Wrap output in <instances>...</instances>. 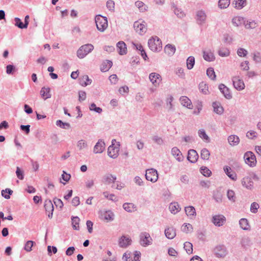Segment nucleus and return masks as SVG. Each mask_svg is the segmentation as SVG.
Instances as JSON below:
<instances>
[{"mask_svg":"<svg viewBox=\"0 0 261 261\" xmlns=\"http://www.w3.org/2000/svg\"><path fill=\"white\" fill-rule=\"evenodd\" d=\"M242 184L243 187L249 190H251L253 188V182L248 176L244 177L242 179Z\"/></svg>","mask_w":261,"mask_h":261,"instance_id":"obj_20","label":"nucleus"},{"mask_svg":"<svg viewBox=\"0 0 261 261\" xmlns=\"http://www.w3.org/2000/svg\"><path fill=\"white\" fill-rule=\"evenodd\" d=\"M207 16L204 11L199 10L196 12L195 19L199 25H202L205 23Z\"/></svg>","mask_w":261,"mask_h":261,"instance_id":"obj_9","label":"nucleus"},{"mask_svg":"<svg viewBox=\"0 0 261 261\" xmlns=\"http://www.w3.org/2000/svg\"><path fill=\"white\" fill-rule=\"evenodd\" d=\"M252 59L255 63L259 64L261 63V54L259 52L254 53L252 54Z\"/></svg>","mask_w":261,"mask_h":261,"instance_id":"obj_52","label":"nucleus"},{"mask_svg":"<svg viewBox=\"0 0 261 261\" xmlns=\"http://www.w3.org/2000/svg\"><path fill=\"white\" fill-rule=\"evenodd\" d=\"M169 210L172 214H175L180 210V207L177 203H172L169 205Z\"/></svg>","mask_w":261,"mask_h":261,"instance_id":"obj_40","label":"nucleus"},{"mask_svg":"<svg viewBox=\"0 0 261 261\" xmlns=\"http://www.w3.org/2000/svg\"><path fill=\"white\" fill-rule=\"evenodd\" d=\"M223 170L227 176L233 181H236L237 179V175L234 171L228 166H225L223 167Z\"/></svg>","mask_w":261,"mask_h":261,"instance_id":"obj_15","label":"nucleus"},{"mask_svg":"<svg viewBox=\"0 0 261 261\" xmlns=\"http://www.w3.org/2000/svg\"><path fill=\"white\" fill-rule=\"evenodd\" d=\"M135 5L137 7L140 11L144 12L146 10V6L141 1H137L135 3Z\"/></svg>","mask_w":261,"mask_h":261,"instance_id":"obj_62","label":"nucleus"},{"mask_svg":"<svg viewBox=\"0 0 261 261\" xmlns=\"http://www.w3.org/2000/svg\"><path fill=\"white\" fill-rule=\"evenodd\" d=\"M145 22L142 21L140 22L138 21H135L134 23V28L136 32L140 35H142L144 34L147 30L145 25Z\"/></svg>","mask_w":261,"mask_h":261,"instance_id":"obj_12","label":"nucleus"},{"mask_svg":"<svg viewBox=\"0 0 261 261\" xmlns=\"http://www.w3.org/2000/svg\"><path fill=\"white\" fill-rule=\"evenodd\" d=\"M146 179L153 183L155 182L159 178V174L157 170L153 168H150L146 170Z\"/></svg>","mask_w":261,"mask_h":261,"instance_id":"obj_4","label":"nucleus"},{"mask_svg":"<svg viewBox=\"0 0 261 261\" xmlns=\"http://www.w3.org/2000/svg\"><path fill=\"white\" fill-rule=\"evenodd\" d=\"M132 240L128 236L123 235L118 240V245L120 248H126L131 245Z\"/></svg>","mask_w":261,"mask_h":261,"instance_id":"obj_7","label":"nucleus"},{"mask_svg":"<svg viewBox=\"0 0 261 261\" xmlns=\"http://www.w3.org/2000/svg\"><path fill=\"white\" fill-rule=\"evenodd\" d=\"M233 4H234V8L240 10L244 8L246 5V0H234Z\"/></svg>","mask_w":261,"mask_h":261,"instance_id":"obj_38","label":"nucleus"},{"mask_svg":"<svg viewBox=\"0 0 261 261\" xmlns=\"http://www.w3.org/2000/svg\"><path fill=\"white\" fill-rule=\"evenodd\" d=\"M193 229V226L190 223H184L181 227V230L186 233L192 232Z\"/></svg>","mask_w":261,"mask_h":261,"instance_id":"obj_43","label":"nucleus"},{"mask_svg":"<svg viewBox=\"0 0 261 261\" xmlns=\"http://www.w3.org/2000/svg\"><path fill=\"white\" fill-rule=\"evenodd\" d=\"M240 227L244 230H250V225L248 220L246 218H242L239 220Z\"/></svg>","mask_w":261,"mask_h":261,"instance_id":"obj_29","label":"nucleus"},{"mask_svg":"<svg viewBox=\"0 0 261 261\" xmlns=\"http://www.w3.org/2000/svg\"><path fill=\"white\" fill-rule=\"evenodd\" d=\"M119 151V147L114 146L113 145H112L108 147V154L110 158L115 159L118 155Z\"/></svg>","mask_w":261,"mask_h":261,"instance_id":"obj_16","label":"nucleus"},{"mask_svg":"<svg viewBox=\"0 0 261 261\" xmlns=\"http://www.w3.org/2000/svg\"><path fill=\"white\" fill-rule=\"evenodd\" d=\"M219 89L226 98L230 99L232 97L231 94L229 91V89L227 87H226L224 84H220L219 86Z\"/></svg>","mask_w":261,"mask_h":261,"instance_id":"obj_26","label":"nucleus"},{"mask_svg":"<svg viewBox=\"0 0 261 261\" xmlns=\"http://www.w3.org/2000/svg\"><path fill=\"white\" fill-rule=\"evenodd\" d=\"M259 207V204L257 202H254L251 204L250 211L253 214H256Z\"/></svg>","mask_w":261,"mask_h":261,"instance_id":"obj_64","label":"nucleus"},{"mask_svg":"<svg viewBox=\"0 0 261 261\" xmlns=\"http://www.w3.org/2000/svg\"><path fill=\"white\" fill-rule=\"evenodd\" d=\"M94 49V46L91 44H86L81 46L77 51V56L80 58H84Z\"/></svg>","mask_w":261,"mask_h":261,"instance_id":"obj_3","label":"nucleus"},{"mask_svg":"<svg viewBox=\"0 0 261 261\" xmlns=\"http://www.w3.org/2000/svg\"><path fill=\"white\" fill-rule=\"evenodd\" d=\"M161 78L160 75L156 73H151L149 75L150 82L155 86L159 85L161 80Z\"/></svg>","mask_w":261,"mask_h":261,"instance_id":"obj_25","label":"nucleus"},{"mask_svg":"<svg viewBox=\"0 0 261 261\" xmlns=\"http://www.w3.org/2000/svg\"><path fill=\"white\" fill-rule=\"evenodd\" d=\"M181 104L189 109L191 108L192 102L191 100L187 96H181L179 99Z\"/></svg>","mask_w":261,"mask_h":261,"instance_id":"obj_35","label":"nucleus"},{"mask_svg":"<svg viewBox=\"0 0 261 261\" xmlns=\"http://www.w3.org/2000/svg\"><path fill=\"white\" fill-rule=\"evenodd\" d=\"M234 88L238 91H242L245 89V86L243 81L239 76H234L232 77Z\"/></svg>","mask_w":261,"mask_h":261,"instance_id":"obj_10","label":"nucleus"},{"mask_svg":"<svg viewBox=\"0 0 261 261\" xmlns=\"http://www.w3.org/2000/svg\"><path fill=\"white\" fill-rule=\"evenodd\" d=\"M201 173L206 177L210 176L212 172L207 167H202L200 168Z\"/></svg>","mask_w":261,"mask_h":261,"instance_id":"obj_61","label":"nucleus"},{"mask_svg":"<svg viewBox=\"0 0 261 261\" xmlns=\"http://www.w3.org/2000/svg\"><path fill=\"white\" fill-rule=\"evenodd\" d=\"M115 215L111 211H107L101 212L100 218L107 222L114 220Z\"/></svg>","mask_w":261,"mask_h":261,"instance_id":"obj_13","label":"nucleus"},{"mask_svg":"<svg viewBox=\"0 0 261 261\" xmlns=\"http://www.w3.org/2000/svg\"><path fill=\"white\" fill-rule=\"evenodd\" d=\"M206 74L207 76L212 80H214L216 78V74L214 69L212 67L208 68L206 70Z\"/></svg>","mask_w":261,"mask_h":261,"instance_id":"obj_55","label":"nucleus"},{"mask_svg":"<svg viewBox=\"0 0 261 261\" xmlns=\"http://www.w3.org/2000/svg\"><path fill=\"white\" fill-rule=\"evenodd\" d=\"M241 243L244 247L249 246L251 244V239L249 237H244L242 239Z\"/></svg>","mask_w":261,"mask_h":261,"instance_id":"obj_49","label":"nucleus"},{"mask_svg":"<svg viewBox=\"0 0 261 261\" xmlns=\"http://www.w3.org/2000/svg\"><path fill=\"white\" fill-rule=\"evenodd\" d=\"M203 58L205 61L208 62L213 61L215 59L213 53L211 50H203Z\"/></svg>","mask_w":261,"mask_h":261,"instance_id":"obj_28","label":"nucleus"},{"mask_svg":"<svg viewBox=\"0 0 261 261\" xmlns=\"http://www.w3.org/2000/svg\"><path fill=\"white\" fill-rule=\"evenodd\" d=\"M80 219L78 217H74L72 218V224L73 229L75 230L79 229Z\"/></svg>","mask_w":261,"mask_h":261,"instance_id":"obj_51","label":"nucleus"},{"mask_svg":"<svg viewBox=\"0 0 261 261\" xmlns=\"http://www.w3.org/2000/svg\"><path fill=\"white\" fill-rule=\"evenodd\" d=\"M34 242L32 241H27L24 245V249L27 252H30L32 251V248L34 245Z\"/></svg>","mask_w":261,"mask_h":261,"instance_id":"obj_60","label":"nucleus"},{"mask_svg":"<svg viewBox=\"0 0 261 261\" xmlns=\"http://www.w3.org/2000/svg\"><path fill=\"white\" fill-rule=\"evenodd\" d=\"M92 80L90 79L87 75L82 76L80 80V84L82 86H87L91 84Z\"/></svg>","mask_w":261,"mask_h":261,"instance_id":"obj_37","label":"nucleus"},{"mask_svg":"<svg viewBox=\"0 0 261 261\" xmlns=\"http://www.w3.org/2000/svg\"><path fill=\"white\" fill-rule=\"evenodd\" d=\"M123 208L128 213H133L137 210V207L132 203H124Z\"/></svg>","mask_w":261,"mask_h":261,"instance_id":"obj_34","label":"nucleus"},{"mask_svg":"<svg viewBox=\"0 0 261 261\" xmlns=\"http://www.w3.org/2000/svg\"><path fill=\"white\" fill-rule=\"evenodd\" d=\"M40 94L44 99H46L51 97V94L50 93V89L49 88L43 87L40 91Z\"/></svg>","mask_w":261,"mask_h":261,"instance_id":"obj_36","label":"nucleus"},{"mask_svg":"<svg viewBox=\"0 0 261 261\" xmlns=\"http://www.w3.org/2000/svg\"><path fill=\"white\" fill-rule=\"evenodd\" d=\"M118 53L121 55H125L127 53V47L123 41H119L116 44Z\"/></svg>","mask_w":261,"mask_h":261,"instance_id":"obj_24","label":"nucleus"},{"mask_svg":"<svg viewBox=\"0 0 261 261\" xmlns=\"http://www.w3.org/2000/svg\"><path fill=\"white\" fill-rule=\"evenodd\" d=\"M2 195L5 198L8 199L10 198V195L13 193V191L10 189H6L2 191Z\"/></svg>","mask_w":261,"mask_h":261,"instance_id":"obj_50","label":"nucleus"},{"mask_svg":"<svg viewBox=\"0 0 261 261\" xmlns=\"http://www.w3.org/2000/svg\"><path fill=\"white\" fill-rule=\"evenodd\" d=\"M165 234L168 239H173L176 236V230L173 227H167L165 229Z\"/></svg>","mask_w":261,"mask_h":261,"instance_id":"obj_19","label":"nucleus"},{"mask_svg":"<svg viewBox=\"0 0 261 261\" xmlns=\"http://www.w3.org/2000/svg\"><path fill=\"white\" fill-rule=\"evenodd\" d=\"M140 238V244L143 247H146L152 244V239L148 232H143L141 233Z\"/></svg>","mask_w":261,"mask_h":261,"instance_id":"obj_6","label":"nucleus"},{"mask_svg":"<svg viewBox=\"0 0 261 261\" xmlns=\"http://www.w3.org/2000/svg\"><path fill=\"white\" fill-rule=\"evenodd\" d=\"M199 137L203 139L206 142H210V139L208 135L206 134L205 131L203 129H200L198 132Z\"/></svg>","mask_w":261,"mask_h":261,"instance_id":"obj_39","label":"nucleus"},{"mask_svg":"<svg viewBox=\"0 0 261 261\" xmlns=\"http://www.w3.org/2000/svg\"><path fill=\"white\" fill-rule=\"evenodd\" d=\"M95 22L97 30L100 32H104L108 28V20L106 17L100 14L97 15L95 17Z\"/></svg>","mask_w":261,"mask_h":261,"instance_id":"obj_2","label":"nucleus"},{"mask_svg":"<svg viewBox=\"0 0 261 261\" xmlns=\"http://www.w3.org/2000/svg\"><path fill=\"white\" fill-rule=\"evenodd\" d=\"M210 156V152L206 148H203L201 151V157L203 160H208Z\"/></svg>","mask_w":261,"mask_h":261,"instance_id":"obj_48","label":"nucleus"},{"mask_svg":"<svg viewBox=\"0 0 261 261\" xmlns=\"http://www.w3.org/2000/svg\"><path fill=\"white\" fill-rule=\"evenodd\" d=\"M185 211L187 216L191 219H194L196 215L195 208L193 206H186Z\"/></svg>","mask_w":261,"mask_h":261,"instance_id":"obj_21","label":"nucleus"},{"mask_svg":"<svg viewBox=\"0 0 261 261\" xmlns=\"http://www.w3.org/2000/svg\"><path fill=\"white\" fill-rule=\"evenodd\" d=\"M103 195L106 198L114 202H117L118 201V197L114 194H109L108 192L106 191L103 193Z\"/></svg>","mask_w":261,"mask_h":261,"instance_id":"obj_42","label":"nucleus"},{"mask_svg":"<svg viewBox=\"0 0 261 261\" xmlns=\"http://www.w3.org/2000/svg\"><path fill=\"white\" fill-rule=\"evenodd\" d=\"M244 159L245 163L250 167H254L256 165V156L252 152H246L244 155Z\"/></svg>","mask_w":261,"mask_h":261,"instance_id":"obj_5","label":"nucleus"},{"mask_svg":"<svg viewBox=\"0 0 261 261\" xmlns=\"http://www.w3.org/2000/svg\"><path fill=\"white\" fill-rule=\"evenodd\" d=\"M199 89L202 94L207 95L210 93V91L208 90V87L206 83L204 82H201L199 84Z\"/></svg>","mask_w":261,"mask_h":261,"instance_id":"obj_32","label":"nucleus"},{"mask_svg":"<svg viewBox=\"0 0 261 261\" xmlns=\"http://www.w3.org/2000/svg\"><path fill=\"white\" fill-rule=\"evenodd\" d=\"M184 248L186 252L188 254H191L193 252V245L192 244L189 242H186L184 243Z\"/></svg>","mask_w":261,"mask_h":261,"instance_id":"obj_53","label":"nucleus"},{"mask_svg":"<svg viewBox=\"0 0 261 261\" xmlns=\"http://www.w3.org/2000/svg\"><path fill=\"white\" fill-rule=\"evenodd\" d=\"M174 12L175 14L179 18H183L185 16V14L181 10V9L175 7L174 9Z\"/></svg>","mask_w":261,"mask_h":261,"instance_id":"obj_57","label":"nucleus"},{"mask_svg":"<svg viewBox=\"0 0 261 261\" xmlns=\"http://www.w3.org/2000/svg\"><path fill=\"white\" fill-rule=\"evenodd\" d=\"M227 196L228 199L232 202L236 201V197L234 192L232 190H228L227 192Z\"/></svg>","mask_w":261,"mask_h":261,"instance_id":"obj_54","label":"nucleus"},{"mask_svg":"<svg viewBox=\"0 0 261 261\" xmlns=\"http://www.w3.org/2000/svg\"><path fill=\"white\" fill-rule=\"evenodd\" d=\"M176 51V47L174 45L168 44L164 47V51L169 56H172Z\"/></svg>","mask_w":261,"mask_h":261,"instance_id":"obj_27","label":"nucleus"},{"mask_svg":"<svg viewBox=\"0 0 261 261\" xmlns=\"http://www.w3.org/2000/svg\"><path fill=\"white\" fill-rule=\"evenodd\" d=\"M15 25L20 29H26L27 28V23H23L21 19L18 17L14 18Z\"/></svg>","mask_w":261,"mask_h":261,"instance_id":"obj_45","label":"nucleus"},{"mask_svg":"<svg viewBox=\"0 0 261 261\" xmlns=\"http://www.w3.org/2000/svg\"><path fill=\"white\" fill-rule=\"evenodd\" d=\"M117 179L116 176L108 173L103 176V182L107 185L114 184Z\"/></svg>","mask_w":261,"mask_h":261,"instance_id":"obj_18","label":"nucleus"},{"mask_svg":"<svg viewBox=\"0 0 261 261\" xmlns=\"http://www.w3.org/2000/svg\"><path fill=\"white\" fill-rule=\"evenodd\" d=\"M152 140L158 145H162L163 143V140L161 137L158 135H153L151 137Z\"/></svg>","mask_w":261,"mask_h":261,"instance_id":"obj_59","label":"nucleus"},{"mask_svg":"<svg viewBox=\"0 0 261 261\" xmlns=\"http://www.w3.org/2000/svg\"><path fill=\"white\" fill-rule=\"evenodd\" d=\"M212 222L215 226L220 227L226 222V218L222 215H214L212 217Z\"/></svg>","mask_w":261,"mask_h":261,"instance_id":"obj_11","label":"nucleus"},{"mask_svg":"<svg viewBox=\"0 0 261 261\" xmlns=\"http://www.w3.org/2000/svg\"><path fill=\"white\" fill-rule=\"evenodd\" d=\"M105 149V143L103 141L100 139L96 143L93 148V152L94 153H101Z\"/></svg>","mask_w":261,"mask_h":261,"instance_id":"obj_14","label":"nucleus"},{"mask_svg":"<svg viewBox=\"0 0 261 261\" xmlns=\"http://www.w3.org/2000/svg\"><path fill=\"white\" fill-rule=\"evenodd\" d=\"M44 208L46 212L49 213L48 214L49 218L53 217V213L54 211V205L50 200H46L44 201Z\"/></svg>","mask_w":261,"mask_h":261,"instance_id":"obj_17","label":"nucleus"},{"mask_svg":"<svg viewBox=\"0 0 261 261\" xmlns=\"http://www.w3.org/2000/svg\"><path fill=\"white\" fill-rule=\"evenodd\" d=\"M132 43L134 47H135V48L137 50H138L141 51L142 57L145 60H146V58H147V56L146 55L145 51L143 49L142 45L141 44L135 43L134 42H132Z\"/></svg>","mask_w":261,"mask_h":261,"instance_id":"obj_31","label":"nucleus"},{"mask_svg":"<svg viewBox=\"0 0 261 261\" xmlns=\"http://www.w3.org/2000/svg\"><path fill=\"white\" fill-rule=\"evenodd\" d=\"M228 141L231 146H236L239 144L240 139L237 135H230L228 137Z\"/></svg>","mask_w":261,"mask_h":261,"instance_id":"obj_33","label":"nucleus"},{"mask_svg":"<svg viewBox=\"0 0 261 261\" xmlns=\"http://www.w3.org/2000/svg\"><path fill=\"white\" fill-rule=\"evenodd\" d=\"M77 147L80 150L87 148L88 147L87 141L83 139L80 140L77 142Z\"/></svg>","mask_w":261,"mask_h":261,"instance_id":"obj_46","label":"nucleus"},{"mask_svg":"<svg viewBox=\"0 0 261 261\" xmlns=\"http://www.w3.org/2000/svg\"><path fill=\"white\" fill-rule=\"evenodd\" d=\"M230 0H219L218 6L220 9H226L230 5Z\"/></svg>","mask_w":261,"mask_h":261,"instance_id":"obj_47","label":"nucleus"},{"mask_svg":"<svg viewBox=\"0 0 261 261\" xmlns=\"http://www.w3.org/2000/svg\"><path fill=\"white\" fill-rule=\"evenodd\" d=\"M89 109L90 111H94L98 114L101 113L102 110L100 107H97L94 103L91 104L89 106Z\"/></svg>","mask_w":261,"mask_h":261,"instance_id":"obj_56","label":"nucleus"},{"mask_svg":"<svg viewBox=\"0 0 261 261\" xmlns=\"http://www.w3.org/2000/svg\"><path fill=\"white\" fill-rule=\"evenodd\" d=\"M214 252L218 258H224L227 254L226 247L223 245H218L214 249Z\"/></svg>","mask_w":261,"mask_h":261,"instance_id":"obj_8","label":"nucleus"},{"mask_svg":"<svg viewBox=\"0 0 261 261\" xmlns=\"http://www.w3.org/2000/svg\"><path fill=\"white\" fill-rule=\"evenodd\" d=\"M171 153L178 162H181L183 161L184 158V156L179 149L176 147H174L172 148Z\"/></svg>","mask_w":261,"mask_h":261,"instance_id":"obj_23","label":"nucleus"},{"mask_svg":"<svg viewBox=\"0 0 261 261\" xmlns=\"http://www.w3.org/2000/svg\"><path fill=\"white\" fill-rule=\"evenodd\" d=\"M229 50L226 48H222L218 51V54L221 57H227L229 55Z\"/></svg>","mask_w":261,"mask_h":261,"instance_id":"obj_58","label":"nucleus"},{"mask_svg":"<svg viewBox=\"0 0 261 261\" xmlns=\"http://www.w3.org/2000/svg\"><path fill=\"white\" fill-rule=\"evenodd\" d=\"M214 112L218 115H221L224 112L222 106L219 102H214L212 104Z\"/></svg>","mask_w":261,"mask_h":261,"instance_id":"obj_30","label":"nucleus"},{"mask_svg":"<svg viewBox=\"0 0 261 261\" xmlns=\"http://www.w3.org/2000/svg\"><path fill=\"white\" fill-rule=\"evenodd\" d=\"M173 100V97L171 95H169L166 99V103L168 108L170 110H172L173 109L172 101Z\"/></svg>","mask_w":261,"mask_h":261,"instance_id":"obj_63","label":"nucleus"},{"mask_svg":"<svg viewBox=\"0 0 261 261\" xmlns=\"http://www.w3.org/2000/svg\"><path fill=\"white\" fill-rule=\"evenodd\" d=\"M244 19L242 17H235L232 19V24L236 27H239L241 25L242 23L244 24Z\"/></svg>","mask_w":261,"mask_h":261,"instance_id":"obj_41","label":"nucleus"},{"mask_svg":"<svg viewBox=\"0 0 261 261\" xmlns=\"http://www.w3.org/2000/svg\"><path fill=\"white\" fill-rule=\"evenodd\" d=\"M198 159V154L196 150L190 149L188 151L187 159L191 163H195Z\"/></svg>","mask_w":261,"mask_h":261,"instance_id":"obj_22","label":"nucleus"},{"mask_svg":"<svg viewBox=\"0 0 261 261\" xmlns=\"http://www.w3.org/2000/svg\"><path fill=\"white\" fill-rule=\"evenodd\" d=\"M148 45L150 49L154 52H159L162 48V41L157 36L152 37L149 39Z\"/></svg>","mask_w":261,"mask_h":261,"instance_id":"obj_1","label":"nucleus"},{"mask_svg":"<svg viewBox=\"0 0 261 261\" xmlns=\"http://www.w3.org/2000/svg\"><path fill=\"white\" fill-rule=\"evenodd\" d=\"M244 25L247 29H253L257 27V23L254 20L244 21Z\"/></svg>","mask_w":261,"mask_h":261,"instance_id":"obj_44","label":"nucleus"}]
</instances>
